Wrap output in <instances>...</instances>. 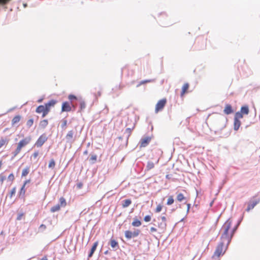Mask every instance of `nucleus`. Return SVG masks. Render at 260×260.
I'll return each instance as SVG.
<instances>
[{
    "label": "nucleus",
    "instance_id": "obj_1",
    "mask_svg": "<svg viewBox=\"0 0 260 260\" xmlns=\"http://www.w3.org/2000/svg\"><path fill=\"white\" fill-rule=\"evenodd\" d=\"M232 221L230 219L226 220L222 227L223 233L221 236V240L227 241L228 244H230L232 238L236 230V227L231 229Z\"/></svg>",
    "mask_w": 260,
    "mask_h": 260
},
{
    "label": "nucleus",
    "instance_id": "obj_2",
    "mask_svg": "<svg viewBox=\"0 0 260 260\" xmlns=\"http://www.w3.org/2000/svg\"><path fill=\"white\" fill-rule=\"evenodd\" d=\"M57 101L55 100H51L44 105L39 106L36 109V112L42 114V117H45L50 111L51 107H53Z\"/></svg>",
    "mask_w": 260,
    "mask_h": 260
},
{
    "label": "nucleus",
    "instance_id": "obj_3",
    "mask_svg": "<svg viewBox=\"0 0 260 260\" xmlns=\"http://www.w3.org/2000/svg\"><path fill=\"white\" fill-rule=\"evenodd\" d=\"M229 244H228L227 241L221 240L218 244L216 249L212 256L213 259H217L221 255H223L226 251Z\"/></svg>",
    "mask_w": 260,
    "mask_h": 260
},
{
    "label": "nucleus",
    "instance_id": "obj_4",
    "mask_svg": "<svg viewBox=\"0 0 260 260\" xmlns=\"http://www.w3.org/2000/svg\"><path fill=\"white\" fill-rule=\"evenodd\" d=\"M31 141V138L30 137H26L21 140L16 145V149L12 152L13 158L15 157L18 155L22 149L27 145Z\"/></svg>",
    "mask_w": 260,
    "mask_h": 260
},
{
    "label": "nucleus",
    "instance_id": "obj_5",
    "mask_svg": "<svg viewBox=\"0 0 260 260\" xmlns=\"http://www.w3.org/2000/svg\"><path fill=\"white\" fill-rule=\"evenodd\" d=\"M59 204L53 206L51 209L50 211L52 213L58 211L60 210L61 207H64L67 205V202L66 199L63 197H61L59 198Z\"/></svg>",
    "mask_w": 260,
    "mask_h": 260
},
{
    "label": "nucleus",
    "instance_id": "obj_6",
    "mask_svg": "<svg viewBox=\"0 0 260 260\" xmlns=\"http://www.w3.org/2000/svg\"><path fill=\"white\" fill-rule=\"evenodd\" d=\"M167 101L166 98H164L158 101L155 108V112L156 113L161 111L164 109L167 104Z\"/></svg>",
    "mask_w": 260,
    "mask_h": 260
},
{
    "label": "nucleus",
    "instance_id": "obj_7",
    "mask_svg": "<svg viewBox=\"0 0 260 260\" xmlns=\"http://www.w3.org/2000/svg\"><path fill=\"white\" fill-rule=\"evenodd\" d=\"M249 110L248 106L246 105L242 106L241 108L240 111L237 112L236 113L235 115H236L237 118H242L243 117V115H248L249 114Z\"/></svg>",
    "mask_w": 260,
    "mask_h": 260
},
{
    "label": "nucleus",
    "instance_id": "obj_8",
    "mask_svg": "<svg viewBox=\"0 0 260 260\" xmlns=\"http://www.w3.org/2000/svg\"><path fill=\"white\" fill-rule=\"evenodd\" d=\"M72 107L75 109V106L73 103H70L68 102H64L62 104L61 111L70 112L72 110Z\"/></svg>",
    "mask_w": 260,
    "mask_h": 260
},
{
    "label": "nucleus",
    "instance_id": "obj_9",
    "mask_svg": "<svg viewBox=\"0 0 260 260\" xmlns=\"http://www.w3.org/2000/svg\"><path fill=\"white\" fill-rule=\"evenodd\" d=\"M47 140V137L45 134H43L40 136L35 143V146L37 147H41Z\"/></svg>",
    "mask_w": 260,
    "mask_h": 260
},
{
    "label": "nucleus",
    "instance_id": "obj_10",
    "mask_svg": "<svg viewBox=\"0 0 260 260\" xmlns=\"http://www.w3.org/2000/svg\"><path fill=\"white\" fill-rule=\"evenodd\" d=\"M152 140L151 137H145L142 138L139 142L140 147L143 148L146 147Z\"/></svg>",
    "mask_w": 260,
    "mask_h": 260
},
{
    "label": "nucleus",
    "instance_id": "obj_11",
    "mask_svg": "<svg viewBox=\"0 0 260 260\" xmlns=\"http://www.w3.org/2000/svg\"><path fill=\"white\" fill-rule=\"evenodd\" d=\"M140 234V231L139 230H136L133 232L129 231H126L124 233L125 237L130 239L133 237H137Z\"/></svg>",
    "mask_w": 260,
    "mask_h": 260
},
{
    "label": "nucleus",
    "instance_id": "obj_12",
    "mask_svg": "<svg viewBox=\"0 0 260 260\" xmlns=\"http://www.w3.org/2000/svg\"><path fill=\"white\" fill-rule=\"evenodd\" d=\"M189 88V84L188 83H185L181 88V91L180 93V96L183 98L184 95L188 92V89Z\"/></svg>",
    "mask_w": 260,
    "mask_h": 260
},
{
    "label": "nucleus",
    "instance_id": "obj_13",
    "mask_svg": "<svg viewBox=\"0 0 260 260\" xmlns=\"http://www.w3.org/2000/svg\"><path fill=\"white\" fill-rule=\"evenodd\" d=\"M240 119H241V118H237L236 115H235V118H234V129L235 131H237L240 125H241V121H240Z\"/></svg>",
    "mask_w": 260,
    "mask_h": 260
},
{
    "label": "nucleus",
    "instance_id": "obj_14",
    "mask_svg": "<svg viewBox=\"0 0 260 260\" xmlns=\"http://www.w3.org/2000/svg\"><path fill=\"white\" fill-rule=\"evenodd\" d=\"M223 112L226 115H229L232 113L233 112V110L232 109L231 105L229 104H226L225 106Z\"/></svg>",
    "mask_w": 260,
    "mask_h": 260
},
{
    "label": "nucleus",
    "instance_id": "obj_15",
    "mask_svg": "<svg viewBox=\"0 0 260 260\" xmlns=\"http://www.w3.org/2000/svg\"><path fill=\"white\" fill-rule=\"evenodd\" d=\"M21 118H22L21 116L19 115L15 116L12 120V121H11L12 125H15V124L19 123L20 121Z\"/></svg>",
    "mask_w": 260,
    "mask_h": 260
},
{
    "label": "nucleus",
    "instance_id": "obj_16",
    "mask_svg": "<svg viewBox=\"0 0 260 260\" xmlns=\"http://www.w3.org/2000/svg\"><path fill=\"white\" fill-rule=\"evenodd\" d=\"M110 244L111 247L113 249L119 248V244L114 239H111L110 240Z\"/></svg>",
    "mask_w": 260,
    "mask_h": 260
},
{
    "label": "nucleus",
    "instance_id": "obj_17",
    "mask_svg": "<svg viewBox=\"0 0 260 260\" xmlns=\"http://www.w3.org/2000/svg\"><path fill=\"white\" fill-rule=\"evenodd\" d=\"M86 108V103L82 99L80 100L79 102V111L80 112H81L83 110L85 109Z\"/></svg>",
    "mask_w": 260,
    "mask_h": 260
},
{
    "label": "nucleus",
    "instance_id": "obj_18",
    "mask_svg": "<svg viewBox=\"0 0 260 260\" xmlns=\"http://www.w3.org/2000/svg\"><path fill=\"white\" fill-rule=\"evenodd\" d=\"M74 135L75 132H74L73 130H71L68 132L66 137L68 141H71L73 139Z\"/></svg>",
    "mask_w": 260,
    "mask_h": 260
},
{
    "label": "nucleus",
    "instance_id": "obj_19",
    "mask_svg": "<svg viewBox=\"0 0 260 260\" xmlns=\"http://www.w3.org/2000/svg\"><path fill=\"white\" fill-rule=\"evenodd\" d=\"M157 227L161 230L162 232H164L167 228V223L162 222V221L158 223Z\"/></svg>",
    "mask_w": 260,
    "mask_h": 260
},
{
    "label": "nucleus",
    "instance_id": "obj_20",
    "mask_svg": "<svg viewBox=\"0 0 260 260\" xmlns=\"http://www.w3.org/2000/svg\"><path fill=\"white\" fill-rule=\"evenodd\" d=\"M258 203V201H254L252 203H250L248 204L247 208L246 209V211L247 212L249 211L250 210L252 209Z\"/></svg>",
    "mask_w": 260,
    "mask_h": 260
},
{
    "label": "nucleus",
    "instance_id": "obj_21",
    "mask_svg": "<svg viewBox=\"0 0 260 260\" xmlns=\"http://www.w3.org/2000/svg\"><path fill=\"white\" fill-rule=\"evenodd\" d=\"M132 204V201L131 199H126L122 201V207L123 208H126L128 207Z\"/></svg>",
    "mask_w": 260,
    "mask_h": 260
},
{
    "label": "nucleus",
    "instance_id": "obj_22",
    "mask_svg": "<svg viewBox=\"0 0 260 260\" xmlns=\"http://www.w3.org/2000/svg\"><path fill=\"white\" fill-rule=\"evenodd\" d=\"M48 124V121L47 119H43L41 120L39 123V126L42 128H45Z\"/></svg>",
    "mask_w": 260,
    "mask_h": 260
},
{
    "label": "nucleus",
    "instance_id": "obj_23",
    "mask_svg": "<svg viewBox=\"0 0 260 260\" xmlns=\"http://www.w3.org/2000/svg\"><path fill=\"white\" fill-rule=\"evenodd\" d=\"M9 142V140L6 138H2L0 139V148L5 145H7Z\"/></svg>",
    "mask_w": 260,
    "mask_h": 260
},
{
    "label": "nucleus",
    "instance_id": "obj_24",
    "mask_svg": "<svg viewBox=\"0 0 260 260\" xmlns=\"http://www.w3.org/2000/svg\"><path fill=\"white\" fill-rule=\"evenodd\" d=\"M176 199H177V200L180 202H182L184 200H185L186 199V197L182 193H178L177 195Z\"/></svg>",
    "mask_w": 260,
    "mask_h": 260
},
{
    "label": "nucleus",
    "instance_id": "obj_25",
    "mask_svg": "<svg viewBox=\"0 0 260 260\" xmlns=\"http://www.w3.org/2000/svg\"><path fill=\"white\" fill-rule=\"evenodd\" d=\"M98 156L96 154H91L89 158V161L91 164H94L97 160Z\"/></svg>",
    "mask_w": 260,
    "mask_h": 260
},
{
    "label": "nucleus",
    "instance_id": "obj_26",
    "mask_svg": "<svg viewBox=\"0 0 260 260\" xmlns=\"http://www.w3.org/2000/svg\"><path fill=\"white\" fill-rule=\"evenodd\" d=\"M141 222L137 218H135L132 224L134 226L138 227L141 225Z\"/></svg>",
    "mask_w": 260,
    "mask_h": 260
},
{
    "label": "nucleus",
    "instance_id": "obj_27",
    "mask_svg": "<svg viewBox=\"0 0 260 260\" xmlns=\"http://www.w3.org/2000/svg\"><path fill=\"white\" fill-rule=\"evenodd\" d=\"M29 172V167H27L25 168H24L22 172L21 176L22 177H25L26 175H28V174Z\"/></svg>",
    "mask_w": 260,
    "mask_h": 260
},
{
    "label": "nucleus",
    "instance_id": "obj_28",
    "mask_svg": "<svg viewBox=\"0 0 260 260\" xmlns=\"http://www.w3.org/2000/svg\"><path fill=\"white\" fill-rule=\"evenodd\" d=\"M68 121L66 119H63L61 120V127L62 129H66L67 128Z\"/></svg>",
    "mask_w": 260,
    "mask_h": 260
},
{
    "label": "nucleus",
    "instance_id": "obj_29",
    "mask_svg": "<svg viewBox=\"0 0 260 260\" xmlns=\"http://www.w3.org/2000/svg\"><path fill=\"white\" fill-rule=\"evenodd\" d=\"M154 167V164L152 161H148L147 164L146 169L147 171H149Z\"/></svg>",
    "mask_w": 260,
    "mask_h": 260
},
{
    "label": "nucleus",
    "instance_id": "obj_30",
    "mask_svg": "<svg viewBox=\"0 0 260 260\" xmlns=\"http://www.w3.org/2000/svg\"><path fill=\"white\" fill-rule=\"evenodd\" d=\"M174 202V198H173V196H170L169 197L168 199V200H167V205H171L172 204H173Z\"/></svg>",
    "mask_w": 260,
    "mask_h": 260
},
{
    "label": "nucleus",
    "instance_id": "obj_31",
    "mask_svg": "<svg viewBox=\"0 0 260 260\" xmlns=\"http://www.w3.org/2000/svg\"><path fill=\"white\" fill-rule=\"evenodd\" d=\"M33 124H34V119L32 118H30V119H28L26 121V126L28 128H30L31 126H32Z\"/></svg>",
    "mask_w": 260,
    "mask_h": 260
},
{
    "label": "nucleus",
    "instance_id": "obj_32",
    "mask_svg": "<svg viewBox=\"0 0 260 260\" xmlns=\"http://www.w3.org/2000/svg\"><path fill=\"white\" fill-rule=\"evenodd\" d=\"M162 205L161 204H158L155 209V212L157 213H159L162 210Z\"/></svg>",
    "mask_w": 260,
    "mask_h": 260
},
{
    "label": "nucleus",
    "instance_id": "obj_33",
    "mask_svg": "<svg viewBox=\"0 0 260 260\" xmlns=\"http://www.w3.org/2000/svg\"><path fill=\"white\" fill-rule=\"evenodd\" d=\"M153 80H150V79H148V80H143V81H141L137 85V86H140L143 84H146V83H150V82H152Z\"/></svg>",
    "mask_w": 260,
    "mask_h": 260
},
{
    "label": "nucleus",
    "instance_id": "obj_34",
    "mask_svg": "<svg viewBox=\"0 0 260 260\" xmlns=\"http://www.w3.org/2000/svg\"><path fill=\"white\" fill-rule=\"evenodd\" d=\"M55 166V161L53 159H52L50 160L49 161V165H48V167L49 168H54V167Z\"/></svg>",
    "mask_w": 260,
    "mask_h": 260
},
{
    "label": "nucleus",
    "instance_id": "obj_35",
    "mask_svg": "<svg viewBox=\"0 0 260 260\" xmlns=\"http://www.w3.org/2000/svg\"><path fill=\"white\" fill-rule=\"evenodd\" d=\"M15 179L14 175L13 173H11L8 177V180L10 181L11 183H12Z\"/></svg>",
    "mask_w": 260,
    "mask_h": 260
},
{
    "label": "nucleus",
    "instance_id": "obj_36",
    "mask_svg": "<svg viewBox=\"0 0 260 260\" xmlns=\"http://www.w3.org/2000/svg\"><path fill=\"white\" fill-rule=\"evenodd\" d=\"M25 186L23 185L22 186L20 192H19V196H24L25 193Z\"/></svg>",
    "mask_w": 260,
    "mask_h": 260
},
{
    "label": "nucleus",
    "instance_id": "obj_37",
    "mask_svg": "<svg viewBox=\"0 0 260 260\" xmlns=\"http://www.w3.org/2000/svg\"><path fill=\"white\" fill-rule=\"evenodd\" d=\"M12 0H0V6H4L9 3Z\"/></svg>",
    "mask_w": 260,
    "mask_h": 260
},
{
    "label": "nucleus",
    "instance_id": "obj_38",
    "mask_svg": "<svg viewBox=\"0 0 260 260\" xmlns=\"http://www.w3.org/2000/svg\"><path fill=\"white\" fill-rule=\"evenodd\" d=\"M98 245V242L96 241L94 243L93 246H92V248H91L90 251H91L92 252H94V251H95V250L96 249V247H97Z\"/></svg>",
    "mask_w": 260,
    "mask_h": 260
},
{
    "label": "nucleus",
    "instance_id": "obj_39",
    "mask_svg": "<svg viewBox=\"0 0 260 260\" xmlns=\"http://www.w3.org/2000/svg\"><path fill=\"white\" fill-rule=\"evenodd\" d=\"M68 99L69 100L71 101V103H72V101L74 100H77V98L73 95V94H70L68 96Z\"/></svg>",
    "mask_w": 260,
    "mask_h": 260
},
{
    "label": "nucleus",
    "instance_id": "obj_40",
    "mask_svg": "<svg viewBox=\"0 0 260 260\" xmlns=\"http://www.w3.org/2000/svg\"><path fill=\"white\" fill-rule=\"evenodd\" d=\"M16 187H14L12 188V189L11 190L10 192V197L12 198L13 195H14L16 193Z\"/></svg>",
    "mask_w": 260,
    "mask_h": 260
},
{
    "label": "nucleus",
    "instance_id": "obj_41",
    "mask_svg": "<svg viewBox=\"0 0 260 260\" xmlns=\"http://www.w3.org/2000/svg\"><path fill=\"white\" fill-rule=\"evenodd\" d=\"M132 130H133V129H132L131 128H127L125 129V133H126L127 134L128 137H129L131 136V135L132 134Z\"/></svg>",
    "mask_w": 260,
    "mask_h": 260
},
{
    "label": "nucleus",
    "instance_id": "obj_42",
    "mask_svg": "<svg viewBox=\"0 0 260 260\" xmlns=\"http://www.w3.org/2000/svg\"><path fill=\"white\" fill-rule=\"evenodd\" d=\"M151 216L150 215H146L145 216L144 220L145 222H149L151 220Z\"/></svg>",
    "mask_w": 260,
    "mask_h": 260
},
{
    "label": "nucleus",
    "instance_id": "obj_43",
    "mask_svg": "<svg viewBox=\"0 0 260 260\" xmlns=\"http://www.w3.org/2000/svg\"><path fill=\"white\" fill-rule=\"evenodd\" d=\"M6 177L5 176L0 175V181L1 182V184H3L4 180H5Z\"/></svg>",
    "mask_w": 260,
    "mask_h": 260
},
{
    "label": "nucleus",
    "instance_id": "obj_44",
    "mask_svg": "<svg viewBox=\"0 0 260 260\" xmlns=\"http://www.w3.org/2000/svg\"><path fill=\"white\" fill-rule=\"evenodd\" d=\"M24 215V214L23 213H20L17 216V219L18 220H20L22 219V217Z\"/></svg>",
    "mask_w": 260,
    "mask_h": 260
},
{
    "label": "nucleus",
    "instance_id": "obj_45",
    "mask_svg": "<svg viewBox=\"0 0 260 260\" xmlns=\"http://www.w3.org/2000/svg\"><path fill=\"white\" fill-rule=\"evenodd\" d=\"M160 218H161V221L162 222L167 223L166 222H167V218L166 216H161L160 217Z\"/></svg>",
    "mask_w": 260,
    "mask_h": 260
},
{
    "label": "nucleus",
    "instance_id": "obj_46",
    "mask_svg": "<svg viewBox=\"0 0 260 260\" xmlns=\"http://www.w3.org/2000/svg\"><path fill=\"white\" fill-rule=\"evenodd\" d=\"M150 230L151 233L157 232V229L154 227H151Z\"/></svg>",
    "mask_w": 260,
    "mask_h": 260
},
{
    "label": "nucleus",
    "instance_id": "obj_47",
    "mask_svg": "<svg viewBox=\"0 0 260 260\" xmlns=\"http://www.w3.org/2000/svg\"><path fill=\"white\" fill-rule=\"evenodd\" d=\"M39 155V152L38 151H35L33 154H32V156L33 157L35 158L36 157H37V156H38Z\"/></svg>",
    "mask_w": 260,
    "mask_h": 260
},
{
    "label": "nucleus",
    "instance_id": "obj_48",
    "mask_svg": "<svg viewBox=\"0 0 260 260\" xmlns=\"http://www.w3.org/2000/svg\"><path fill=\"white\" fill-rule=\"evenodd\" d=\"M46 226L43 224H42L40 226V229H42L43 230H45L46 229Z\"/></svg>",
    "mask_w": 260,
    "mask_h": 260
},
{
    "label": "nucleus",
    "instance_id": "obj_49",
    "mask_svg": "<svg viewBox=\"0 0 260 260\" xmlns=\"http://www.w3.org/2000/svg\"><path fill=\"white\" fill-rule=\"evenodd\" d=\"M187 212H189L190 208V204H187Z\"/></svg>",
    "mask_w": 260,
    "mask_h": 260
},
{
    "label": "nucleus",
    "instance_id": "obj_50",
    "mask_svg": "<svg viewBox=\"0 0 260 260\" xmlns=\"http://www.w3.org/2000/svg\"><path fill=\"white\" fill-rule=\"evenodd\" d=\"M93 253H94L93 252H92L91 251H90V253L88 254V257L90 258V257H92Z\"/></svg>",
    "mask_w": 260,
    "mask_h": 260
},
{
    "label": "nucleus",
    "instance_id": "obj_51",
    "mask_svg": "<svg viewBox=\"0 0 260 260\" xmlns=\"http://www.w3.org/2000/svg\"><path fill=\"white\" fill-rule=\"evenodd\" d=\"M29 182H30V180H26V181L24 182V184H23V185L25 186V185H26V184L27 183H29Z\"/></svg>",
    "mask_w": 260,
    "mask_h": 260
},
{
    "label": "nucleus",
    "instance_id": "obj_52",
    "mask_svg": "<svg viewBox=\"0 0 260 260\" xmlns=\"http://www.w3.org/2000/svg\"><path fill=\"white\" fill-rule=\"evenodd\" d=\"M41 260H48L47 256H44Z\"/></svg>",
    "mask_w": 260,
    "mask_h": 260
},
{
    "label": "nucleus",
    "instance_id": "obj_53",
    "mask_svg": "<svg viewBox=\"0 0 260 260\" xmlns=\"http://www.w3.org/2000/svg\"><path fill=\"white\" fill-rule=\"evenodd\" d=\"M78 186L79 188H81L82 186V183L78 184Z\"/></svg>",
    "mask_w": 260,
    "mask_h": 260
},
{
    "label": "nucleus",
    "instance_id": "obj_54",
    "mask_svg": "<svg viewBox=\"0 0 260 260\" xmlns=\"http://www.w3.org/2000/svg\"><path fill=\"white\" fill-rule=\"evenodd\" d=\"M161 16L163 18L166 17V15L165 14H161Z\"/></svg>",
    "mask_w": 260,
    "mask_h": 260
},
{
    "label": "nucleus",
    "instance_id": "obj_55",
    "mask_svg": "<svg viewBox=\"0 0 260 260\" xmlns=\"http://www.w3.org/2000/svg\"><path fill=\"white\" fill-rule=\"evenodd\" d=\"M42 100H39V101H38V102H42Z\"/></svg>",
    "mask_w": 260,
    "mask_h": 260
},
{
    "label": "nucleus",
    "instance_id": "obj_56",
    "mask_svg": "<svg viewBox=\"0 0 260 260\" xmlns=\"http://www.w3.org/2000/svg\"><path fill=\"white\" fill-rule=\"evenodd\" d=\"M87 151H85L84 152V153H85V154H87Z\"/></svg>",
    "mask_w": 260,
    "mask_h": 260
},
{
    "label": "nucleus",
    "instance_id": "obj_57",
    "mask_svg": "<svg viewBox=\"0 0 260 260\" xmlns=\"http://www.w3.org/2000/svg\"><path fill=\"white\" fill-rule=\"evenodd\" d=\"M166 177H167V178H169L168 175H167Z\"/></svg>",
    "mask_w": 260,
    "mask_h": 260
},
{
    "label": "nucleus",
    "instance_id": "obj_58",
    "mask_svg": "<svg viewBox=\"0 0 260 260\" xmlns=\"http://www.w3.org/2000/svg\"><path fill=\"white\" fill-rule=\"evenodd\" d=\"M166 177H167V178H169L168 175H167Z\"/></svg>",
    "mask_w": 260,
    "mask_h": 260
}]
</instances>
